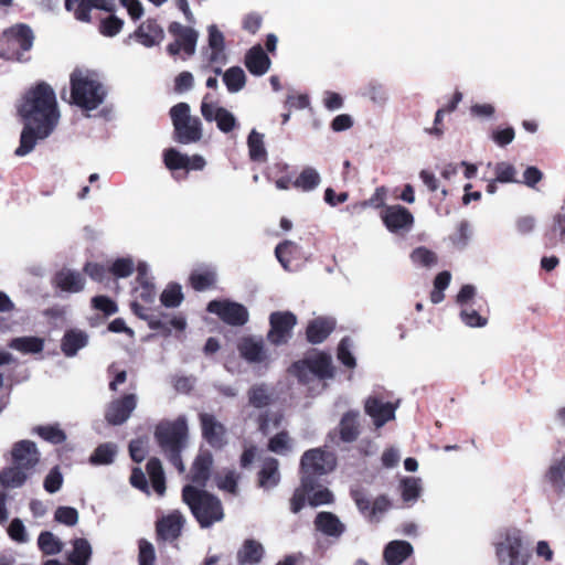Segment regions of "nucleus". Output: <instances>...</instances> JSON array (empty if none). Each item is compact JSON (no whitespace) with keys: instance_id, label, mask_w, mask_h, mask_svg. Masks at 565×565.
<instances>
[{"instance_id":"f257e3e1","label":"nucleus","mask_w":565,"mask_h":565,"mask_svg":"<svg viewBox=\"0 0 565 565\" xmlns=\"http://www.w3.org/2000/svg\"><path fill=\"white\" fill-rule=\"evenodd\" d=\"M18 111L24 126L14 154L24 157L39 140L47 138L58 124L60 110L54 89L46 82L36 83L25 92Z\"/></svg>"},{"instance_id":"f03ea898","label":"nucleus","mask_w":565,"mask_h":565,"mask_svg":"<svg viewBox=\"0 0 565 565\" xmlns=\"http://www.w3.org/2000/svg\"><path fill=\"white\" fill-rule=\"evenodd\" d=\"M35 34L26 23H15L0 33V58L4 62L28 64Z\"/></svg>"},{"instance_id":"7ed1b4c3","label":"nucleus","mask_w":565,"mask_h":565,"mask_svg":"<svg viewBox=\"0 0 565 565\" xmlns=\"http://www.w3.org/2000/svg\"><path fill=\"white\" fill-rule=\"evenodd\" d=\"M154 439L167 460L180 472L185 467L182 460V451L186 447L188 425L184 418L174 422H164L157 425Z\"/></svg>"},{"instance_id":"20e7f679","label":"nucleus","mask_w":565,"mask_h":565,"mask_svg":"<svg viewBox=\"0 0 565 565\" xmlns=\"http://www.w3.org/2000/svg\"><path fill=\"white\" fill-rule=\"evenodd\" d=\"M182 500L188 504L201 527H210L224 518L220 499L205 490L185 486L182 489Z\"/></svg>"},{"instance_id":"39448f33","label":"nucleus","mask_w":565,"mask_h":565,"mask_svg":"<svg viewBox=\"0 0 565 565\" xmlns=\"http://www.w3.org/2000/svg\"><path fill=\"white\" fill-rule=\"evenodd\" d=\"M71 100L83 110H95L105 100L104 85L88 72L75 70L70 77Z\"/></svg>"},{"instance_id":"423d86ee","label":"nucleus","mask_w":565,"mask_h":565,"mask_svg":"<svg viewBox=\"0 0 565 565\" xmlns=\"http://www.w3.org/2000/svg\"><path fill=\"white\" fill-rule=\"evenodd\" d=\"M173 125V139L182 145L195 143L202 139V122L199 117L191 115L188 103L181 102L169 111Z\"/></svg>"},{"instance_id":"0eeeda50","label":"nucleus","mask_w":565,"mask_h":565,"mask_svg":"<svg viewBox=\"0 0 565 565\" xmlns=\"http://www.w3.org/2000/svg\"><path fill=\"white\" fill-rule=\"evenodd\" d=\"M494 547L500 565H527L532 556L529 543L518 529L508 530Z\"/></svg>"},{"instance_id":"6e6552de","label":"nucleus","mask_w":565,"mask_h":565,"mask_svg":"<svg viewBox=\"0 0 565 565\" xmlns=\"http://www.w3.org/2000/svg\"><path fill=\"white\" fill-rule=\"evenodd\" d=\"M290 373L302 384L311 381L310 374L319 380H328L334 376V366L329 353L318 352L313 356L296 361L290 366Z\"/></svg>"},{"instance_id":"1a4fd4ad","label":"nucleus","mask_w":565,"mask_h":565,"mask_svg":"<svg viewBox=\"0 0 565 565\" xmlns=\"http://www.w3.org/2000/svg\"><path fill=\"white\" fill-rule=\"evenodd\" d=\"M329 455L321 449L307 450L300 460L301 484L307 489H315L318 478L326 475L333 467L328 465Z\"/></svg>"},{"instance_id":"9d476101","label":"nucleus","mask_w":565,"mask_h":565,"mask_svg":"<svg viewBox=\"0 0 565 565\" xmlns=\"http://www.w3.org/2000/svg\"><path fill=\"white\" fill-rule=\"evenodd\" d=\"M297 322V316L291 311L271 312L269 316L270 328L267 333V340L276 347L287 344Z\"/></svg>"},{"instance_id":"9b49d317","label":"nucleus","mask_w":565,"mask_h":565,"mask_svg":"<svg viewBox=\"0 0 565 565\" xmlns=\"http://www.w3.org/2000/svg\"><path fill=\"white\" fill-rule=\"evenodd\" d=\"M207 311L216 315L223 322L234 327L244 326L248 321V311L245 306L230 300H212Z\"/></svg>"},{"instance_id":"f8f14e48","label":"nucleus","mask_w":565,"mask_h":565,"mask_svg":"<svg viewBox=\"0 0 565 565\" xmlns=\"http://www.w3.org/2000/svg\"><path fill=\"white\" fill-rule=\"evenodd\" d=\"M201 114L209 121H215L217 128L224 132H231L237 125L235 116L224 107H215L212 102V95L205 94L201 103Z\"/></svg>"},{"instance_id":"ddd939ff","label":"nucleus","mask_w":565,"mask_h":565,"mask_svg":"<svg viewBox=\"0 0 565 565\" xmlns=\"http://www.w3.org/2000/svg\"><path fill=\"white\" fill-rule=\"evenodd\" d=\"M361 434L360 413L358 411L345 412L333 431L329 433L332 444L354 443Z\"/></svg>"},{"instance_id":"4468645a","label":"nucleus","mask_w":565,"mask_h":565,"mask_svg":"<svg viewBox=\"0 0 565 565\" xmlns=\"http://www.w3.org/2000/svg\"><path fill=\"white\" fill-rule=\"evenodd\" d=\"M199 420L203 439L214 449L224 448L227 444L226 427L210 413H200Z\"/></svg>"},{"instance_id":"2eb2a0df","label":"nucleus","mask_w":565,"mask_h":565,"mask_svg":"<svg viewBox=\"0 0 565 565\" xmlns=\"http://www.w3.org/2000/svg\"><path fill=\"white\" fill-rule=\"evenodd\" d=\"M381 218L392 233L408 231L414 224L413 214L399 204L385 206L381 211Z\"/></svg>"},{"instance_id":"dca6fc26","label":"nucleus","mask_w":565,"mask_h":565,"mask_svg":"<svg viewBox=\"0 0 565 565\" xmlns=\"http://www.w3.org/2000/svg\"><path fill=\"white\" fill-rule=\"evenodd\" d=\"M136 406V395L125 394L108 405L105 413V419L113 426L121 425L130 417Z\"/></svg>"},{"instance_id":"f3484780","label":"nucleus","mask_w":565,"mask_h":565,"mask_svg":"<svg viewBox=\"0 0 565 565\" xmlns=\"http://www.w3.org/2000/svg\"><path fill=\"white\" fill-rule=\"evenodd\" d=\"M11 457L13 465L31 472L40 461V451L35 443L24 439L12 446Z\"/></svg>"},{"instance_id":"a211bd4d","label":"nucleus","mask_w":565,"mask_h":565,"mask_svg":"<svg viewBox=\"0 0 565 565\" xmlns=\"http://www.w3.org/2000/svg\"><path fill=\"white\" fill-rule=\"evenodd\" d=\"M184 518L179 511H173L168 515H163L156 522L157 541H174L182 532Z\"/></svg>"},{"instance_id":"6ab92c4d","label":"nucleus","mask_w":565,"mask_h":565,"mask_svg":"<svg viewBox=\"0 0 565 565\" xmlns=\"http://www.w3.org/2000/svg\"><path fill=\"white\" fill-rule=\"evenodd\" d=\"M364 412L372 418L376 428H381L387 422L395 418V406L390 402H383L376 396H369L365 399Z\"/></svg>"},{"instance_id":"aec40b11","label":"nucleus","mask_w":565,"mask_h":565,"mask_svg":"<svg viewBox=\"0 0 565 565\" xmlns=\"http://www.w3.org/2000/svg\"><path fill=\"white\" fill-rule=\"evenodd\" d=\"M337 321L331 317H317L310 320L306 327V340L310 344H320L324 342L334 331Z\"/></svg>"},{"instance_id":"412c9836","label":"nucleus","mask_w":565,"mask_h":565,"mask_svg":"<svg viewBox=\"0 0 565 565\" xmlns=\"http://www.w3.org/2000/svg\"><path fill=\"white\" fill-rule=\"evenodd\" d=\"M131 38L143 46L151 47L163 40L164 33L156 19H147L129 35V39Z\"/></svg>"},{"instance_id":"4be33fe9","label":"nucleus","mask_w":565,"mask_h":565,"mask_svg":"<svg viewBox=\"0 0 565 565\" xmlns=\"http://www.w3.org/2000/svg\"><path fill=\"white\" fill-rule=\"evenodd\" d=\"M213 456L209 450H200L190 471V480L198 487H205L211 477Z\"/></svg>"},{"instance_id":"5701e85b","label":"nucleus","mask_w":565,"mask_h":565,"mask_svg":"<svg viewBox=\"0 0 565 565\" xmlns=\"http://www.w3.org/2000/svg\"><path fill=\"white\" fill-rule=\"evenodd\" d=\"M244 64L252 75L262 76L268 72L271 62L263 47L257 44L246 52Z\"/></svg>"},{"instance_id":"b1692460","label":"nucleus","mask_w":565,"mask_h":565,"mask_svg":"<svg viewBox=\"0 0 565 565\" xmlns=\"http://www.w3.org/2000/svg\"><path fill=\"white\" fill-rule=\"evenodd\" d=\"M241 356L249 363H262L267 359V353L262 339L244 337L237 344Z\"/></svg>"},{"instance_id":"393cba45","label":"nucleus","mask_w":565,"mask_h":565,"mask_svg":"<svg viewBox=\"0 0 565 565\" xmlns=\"http://www.w3.org/2000/svg\"><path fill=\"white\" fill-rule=\"evenodd\" d=\"M168 31L182 45V51L186 55L190 56L194 54L199 36L194 29L184 26L181 23L174 21L169 24Z\"/></svg>"},{"instance_id":"a878e982","label":"nucleus","mask_w":565,"mask_h":565,"mask_svg":"<svg viewBox=\"0 0 565 565\" xmlns=\"http://www.w3.org/2000/svg\"><path fill=\"white\" fill-rule=\"evenodd\" d=\"M54 284L62 291L75 294L84 289L85 278L78 271L64 268L55 274Z\"/></svg>"},{"instance_id":"bb28decb","label":"nucleus","mask_w":565,"mask_h":565,"mask_svg":"<svg viewBox=\"0 0 565 565\" xmlns=\"http://www.w3.org/2000/svg\"><path fill=\"white\" fill-rule=\"evenodd\" d=\"M413 551L412 544L407 541H392L384 547L383 558L387 565H401L413 554Z\"/></svg>"},{"instance_id":"cd10ccee","label":"nucleus","mask_w":565,"mask_h":565,"mask_svg":"<svg viewBox=\"0 0 565 565\" xmlns=\"http://www.w3.org/2000/svg\"><path fill=\"white\" fill-rule=\"evenodd\" d=\"M265 554L264 546L254 539H247L243 542L241 548L236 553L238 565L258 564Z\"/></svg>"},{"instance_id":"c85d7f7f","label":"nucleus","mask_w":565,"mask_h":565,"mask_svg":"<svg viewBox=\"0 0 565 565\" xmlns=\"http://www.w3.org/2000/svg\"><path fill=\"white\" fill-rule=\"evenodd\" d=\"M88 343V335L85 331L79 329L67 330L61 341V350L65 356H74L76 353L86 347Z\"/></svg>"},{"instance_id":"c756f323","label":"nucleus","mask_w":565,"mask_h":565,"mask_svg":"<svg viewBox=\"0 0 565 565\" xmlns=\"http://www.w3.org/2000/svg\"><path fill=\"white\" fill-rule=\"evenodd\" d=\"M315 526L318 531L328 536L339 537L345 530L344 524L331 512H319L315 519Z\"/></svg>"},{"instance_id":"7c9ffc66","label":"nucleus","mask_w":565,"mask_h":565,"mask_svg":"<svg viewBox=\"0 0 565 565\" xmlns=\"http://www.w3.org/2000/svg\"><path fill=\"white\" fill-rule=\"evenodd\" d=\"M188 281L193 290L201 292L215 288L217 275L212 268H198L191 271Z\"/></svg>"},{"instance_id":"2f4dec72","label":"nucleus","mask_w":565,"mask_h":565,"mask_svg":"<svg viewBox=\"0 0 565 565\" xmlns=\"http://www.w3.org/2000/svg\"><path fill=\"white\" fill-rule=\"evenodd\" d=\"M545 248H555L559 242H565V213H556L553 216L552 226L544 233Z\"/></svg>"},{"instance_id":"473e14b6","label":"nucleus","mask_w":565,"mask_h":565,"mask_svg":"<svg viewBox=\"0 0 565 565\" xmlns=\"http://www.w3.org/2000/svg\"><path fill=\"white\" fill-rule=\"evenodd\" d=\"M248 404L254 408H265L274 402V393L265 383L254 384L247 391Z\"/></svg>"},{"instance_id":"72a5a7b5","label":"nucleus","mask_w":565,"mask_h":565,"mask_svg":"<svg viewBox=\"0 0 565 565\" xmlns=\"http://www.w3.org/2000/svg\"><path fill=\"white\" fill-rule=\"evenodd\" d=\"M30 473L17 465L7 467L0 472V484L3 488H20L25 483Z\"/></svg>"},{"instance_id":"f704fd0d","label":"nucleus","mask_w":565,"mask_h":565,"mask_svg":"<svg viewBox=\"0 0 565 565\" xmlns=\"http://www.w3.org/2000/svg\"><path fill=\"white\" fill-rule=\"evenodd\" d=\"M8 347L23 354H36L43 351L44 340L39 337H18L11 339Z\"/></svg>"},{"instance_id":"c9c22d12","label":"nucleus","mask_w":565,"mask_h":565,"mask_svg":"<svg viewBox=\"0 0 565 565\" xmlns=\"http://www.w3.org/2000/svg\"><path fill=\"white\" fill-rule=\"evenodd\" d=\"M545 480L557 494L565 493V461L563 458L550 466L545 473Z\"/></svg>"},{"instance_id":"e433bc0d","label":"nucleus","mask_w":565,"mask_h":565,"mask_svg":"<svg viewBox=\"0 0 565 565\" xmlns=\"http://www.w3.org/2000/svg\"><path fill=\"white\" fill-rule=\"evenodd\" d=\"M146 471L150 478L153 490L158 494H163L166 491V477L160 459L151 457L146 465Z\"/></svg>"},{"instance_id":"4c0bfd02","label":"nucleus","mask_w":565,"mask_h":565,"mask_svg":"<svg viewBox=\"0 0 565 565\" xmlns=\"http://www.w3.org/2000/svg\"><path fill=\"white\" fill-rule=\"evenodd\" d=\"M279 482L278 460L268 458L258 472V483L260 487H275Z\"/></svg>"},{"instance_id":"58836bf2","label":"nucleus","mask_w":565,"mask_h":565,"mask_svg":"<svg viewBox=\"0 0 565 565\" xmlns=\"http://www.w3.org/2000/svg\"><path fill=\"white\" fill-rule=\"evenodd\" d=\"M249 158L252 161L265 162L267 160V151L264 145V136L253 129L247 138Z\"/></svg>"},{"instance_id":"ea45409f","label":"nucleus","mask_w":565,"mask_h":565,"mask_svg":"<svg viewBox=\"0 0 565 565\" xmlns=\"http://www.w3.org/2000/svg\"><path fill=\"white\" fill-rule=\"evenodd\" d=\"M223 82L230 93H237L246 84V75L242 67L232 66L223 73Z\"/></svg>"},{"instance_id":"a19ab883","label":"nucleus","mask_w":565,"mask_h":565,"mask_svg":"<svg viewBox=\"0 0 565 565\" xmlns=\"http://www.w3.org/2000/svg\"><path fill=\"white\" fill-rule=\"evenodd\" d=\"M321 181L318 171L311 167H306L292 182V186L305 192L316 189Z\"/></svg>"},{"instance_id":"79ce46f5","label":"nucleus","mask_w":565,"mask_h":565,"mask_svg":"<svg viewBox=\"0 0 565 565\" xmlns=\"http://www.w3.org/2000/svg\"><path fill=\"white\" fill-rule=\"evenodd\" d=\"M92 556V547L86 539H76L73 542V551L70 554L68 561L73 565H87Z\"/></svg>"},{"instance_id":"37998d69","label":"nucleus","mask_w":565,"mask_h":565,"mask_svg":"<svg viewBox=\"0 0 565 565\" xmlns=\"http://www.w3.org/2000/svg\"><path fill=\"white\" fill-rule=\"evenodd\" d=\"M163 163L168 170L174 173L178 170L186 168V154L181 153L174 148H168L163 151ZM175 180H182L177 174H173Z\"/></svg>"},{"instance_id":"c03bdc74","label":"nucleus","mask_w":565,"mask_h":565,"mask_svg":"<svg viewBox=\"0 0 565 565\" xmlns=\"http://www.w3.org/2000/svg\"><path fill=\"white\" fill-rule=\"evenodd\" d=\"M33 433L38 434L42 439L53 445H60L66 440L65 431L61 429L57 424L36 426L33 428Z\"/></svg>"},{"instance_id":"a18cd8bd","label":"nucleus","mask_w":565,"mask_h":565,"mask_svg":"<svg viewBox=\"0 0 565 565\" xmlns=\"http://www.w3.org/2000/svg\"><path fill=\"white\" fill-rule=\"evenodd\" d=\"M422 492L420 479L415 477H405L401 480V494L405 503L415 502Z\"/></svg>"},{"instance_id":"49530a36","label":"nucleus","mask_w":565,"mask_h":565,"mask_svg":"<svg viewBox=\"0 0 565 565\" xmlns=\"http://www.w3.org/2000/svg\"><path fill=\"white\" fill-rule=\"evenodd\" d=\"M38 546L44 555H56L63 550V543L49 531L40 533L38 537Z\"/></svg>"},{"instance_id":"de8ad7c7","label":"nucleus","mask_w":565,"mask_h":565,"mask_svg":"<svg viewBox=\"0 0 565 565\" xmlns=\"http://www.w3.org/2000/svg\"><path fill=\"white\" fill-rule=\"evenodd\" d=\"M65 9L73 12L74 18L81 22L89 23L92 21V7L88 0H65Z\"/></svg>"},{"instance_id":"09e8293b","label":"nucleus","mask_w":565,"mask_h":565,"mask_svg":"<svg viewBox=\"0 0 565 565\" xmlns=\"http://www.w3.org/2000/svg\"><path fill=\"white\" fill-rule=\"evenodd\" d=\"M182 288L179 284H169L160 296L161 303L167 308L179 307L183 300Z\"/></svg>"},{"instance_id":"8fccbe9b","label":"nucleus","mask_w":565,"mask_h":565,"mask_svg":"<svg viewBox=\"0 0 565 565\" xmlns=\"http://www.w3.org/2000/svg\"><path fill=\"white\" fill-rule=\"evenodd\" d=\"M451 274L448 270L440 271L434 279V289L430 292V301L439 303L445 299L444 290L448 288Z\"/></svg>"},{"instance_id":"3c124183","label":"nucleus","mask_w":565,"mask_h":565,"mask_svg":"<svg viewBox=\"0 0 565 565\" xmlns=\"http://www.w3.org/2000/svg\"><path fill=\"white\" fill-rule=\"evenodd\" d=\"M116 447L111 444L99 445L92 454L89 461L93 465H109L114 461Z\"/></svg>"},{"instance_id":"603ef678","label":"nucleus","mask_w":565,"mask_h":565,"mask_svg":"<svg viewBox=\"0 0 565 565\" xmlns=\"http://www.w3.org/2000/svg\"><path fill=\"white\" fill-rule=\"evenodd\" d=\"M124 26V20L110 14L100 20L98 31L102 35L113 38L117 35Z\"/></svg>"},{"instance_id":"864d4df0","label":"nucleus","mask_w":565,"mask_h":565,"mask_svg":"<svg viewBox=\"0 0 565 565\" xmlns=\"http://www.w3.org/2000/svg\"><path fill=\"white\" fill-rule=\"evenodd\" d=\"M411 258L415 264L424 267H431L438 262L436 253L424 246L415 248L411 254Z\"/></svg>"},{"instance_id":"5fc2aeb1","label":"nucleus","mask_w":565,"mask_h":565,"mask_svg":"<svg viewBox=\"0 0 565 565\" xmlns=\"http://www.w3.org/2000/svg\"><path fill=\"white\" fill-rule=\"evenodd\" d=\"M282 419L284 415L280 412L273 414L269 412H263L257 417L258 430L263 435H267L269 433V423L271 422L273 426L278 428L281 425Z\"/></svg>"},{"instance_id":"6e6d98bb","label":"nucleus","mask_w":565,"mask_h":565,"mask_svg":"<svg viewBox=\"0 0 565 565\" xmlns=\"http://www.w3.org/2000/svg\"><path fill=\"white\" fill-rule=\"evenodd\" d=\"M109 270L116 278H127L134 273V262L129 257L117 258L109 266Z\"/></svg>"},{"instance_id":"4d7b16f0","label":"nucleus","mask_w":565,"mask_h":565,"mask_svg":"<svg viewBox=\"0 0 565 565\" xmlns=\"http://www.w3.org/2000/svg\"><path fill=\"white\" fill-rule=\"evenodd\" d=\"M290 438L286 430H281L273 436L268 441V449L275 454H285L290 450Z\"/></svg>"},{"instance_id":"13d9d810","label":"nucleus","mask_w":565,"mask_h":565,"mask_svg":"<svg viewBox=\"0 0 565 565\" xmlns=\"http://www.w3.org/2000/svg\"><path fill=\"white\" fill-rule=\"evenodd\" d=\"M83 271L97 282H103L110 274L109 267L94 262H87L83 267Z\"/></svg>"},{"instance_id":"bf43d9fd","label":"nucleus","mask_w":565,"mask_h":565,"mask_svg":"<svg viewBox=\"0 0 565 565\" xmlns=\"http://www.w3.org/2000/svg\"><path fill=\"white\" fill-rule=\"evenodd\" d=\"M298 249V246L291 241H285L275 248V254L285 269H289L290 256Z\"/></svg>"},{"instance_id":"052dcab7","label":"nucleus","mask_w":565,"mask_h":565,"mask_svg":"<svg viewBox=\"0 0 565 565\" xmlns=\"http://www.w3.org/2000/svg\"><path fill=\"white\" fill-rule=\"evenodd\" d=\"M54 520L67 526H74L78 522V512L72 507H58L54 513Z\"/></svg>"},{"instance_id":"680f3d73","label":"nucleus","mask_w":565,"mask_h":565,"mask_svg":"<svg viewBox=\"0 0 565 565\" xmlns=\"http://www.w3.org/2000/svg\"><path fill=\"white\" fill-rule=\"evenodd\" d=\"M139 546V554H138V562L139 565H153L156 561V552L153 545L145 540H139L138 543Z\"/></svg>"},{"instance_id":"e2e57ef3","label":"nucleus","mask_w":565,"mask_h":565,"mask_svg":"<svg viewBox=\"0 0 565 565\" xmlns=\"http://www.w3.org/2000/svg\"><path fill=\"white\" fill-rule=\"evenodd\" d=\"M63 484V476L60 471V468L56 466L50 470V472L46 475L43 487L46 492L49 493H55L57 492Z\"/></svg>"},{"instance_id":"0e129e2a","label":"nucleus","mask_w":565,"mask_h":565,"mask_svg":"<svg viewBox=\"0 0 565 565\" xmlns=\"http://www.w3.org/2000/svg\"><path fill=\"white\" fill-rule=\"evenodd\" d=\"M92 306L94 309L102 311L105 316H111L118 311L117 303L107 296L93 297Z\"/></svg>"},{"instance_id":"69168bd1","label":"nucleus","mask_w":565,"mask_h":565,"mask_svg":"<svg viewBox=\"0 0 565 565\" xmlns=\"http://www.w3.org/2000/svg\"><path fill=\"white\" fill-rule=\"evenodd\" d=\"M460 318L465 324L471 328H482L488 323V319L479 315L475 309H463L460 312Z\"/></svg>"},{"instance_id":"338daca9","label":"nucleus","mask_w":565,"mask_h":565,"mask_svg":"<svg viewBox=\"0 0 565 565\" xmlns=\"http://www.w3.org/2000/svg\"><path fill=\"white\" fill-rule=\"evenodd\" d=\"M495 179L502 183H509L515 181V169L508 162H499L495 164Z\"/></svg>"},{"instance_id":"774afa93","label":"nucleus","mask_w":565,"mask_h":565,"mask_svg":"<svg viewBox=\"0 0 565 565\" xmlns=\"http://www.w3.org/2000/svg\"><path fill=\"white\" fill-rule=\"evenodd\" d=\"M365 95L376 104H383L387 99V93L384 86L376 82H371L367 87Z\"/></svg>"}]
</instances>
